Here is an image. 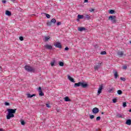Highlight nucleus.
Listing matches in <instances>:
<instances>
[{"instance_id":"f257e3e1","label":"nucleus","mask_w":131,"mask_h":131,"mask_svg":"<svg viewBox=\"0 0 131 131\" xmlns=\"http://www.w3.org/2000/svg\"><path fill=\"white\" fill-rule=\"evenodd\" d=\"M7 111L8 112V115L6 116L7 119H11L13 117H15L14 114L16 113L17 109L8 108Z\"/></svg>"},{"instance_id":"f03ea898","label":"nucleus","mask_w":131,"mask_h":131,"mask_svg":"<svg viewBox=\"0 0 131 131\" xmlns=\"http://www.w3.org/2000/svg\"><path fill=\"white\" fill-rule=\"evenodd\" d=\"M108 20L109 21H111V22L113 23V24H115V23H116L117 22L116 16H110L108 17Z\"/></svg>"},{"instance_id":"7ed1b4c3","label":"nucleus","mask_w":131,"mask_h":131,"mask_svg":"<svg viewBox=\"0 0 131 131\" xmlns=\"http://www.w3.org/2000/svg\"><path fill=\"white\" fill-rule=\"evenodd\" d=\"M25 69L28 71V72H34L35 71L34 69L29 66H25Z\"/></svg>"},{"instance_id":"20e7f679","label":"nucleus","mask_w":131,"mask_h":131,"mask_svg":"<svg viewBox=\"0 0 131 131\" xmlns=\"http://www.w3.org/2000/svg\"><path fill=\"white\" fill-rule=\"evenodd\" d=\"M103 84L99 85V88L98 89V92H97V96H99L100 94L102 93V90H103Z\"/></svg>"},{"instance_id":"39448f33","label":"nucleus","mask_w":131,"mask_h":131,"mask_svg":"<svg viewBox=\"0 0 131 131\" xmlns=\"http://www.w3.org/2000/svg\"><path fill=\"white\" fill-rule=\"evenodd\" d=\"M102 65L101 63H98L96 66H94V70H98L99 69H100V67H101Z\"/></svg>"},{"instance_id":"423d86ee","label":"nucleus","mask_w":131,"mask_h":131,"mask_svg":"<svg viewBox=\"0 0 131 131\" xmlns=\"http://www.w3.org/2000/svg\"><path fill=\"white\" fill-rule=\"evenodd\" d=\"M81 86H82L83 89H85L88 88V86H89V84L85 83V82H81Z\"/></svg>"},{"instance_id":"0eeeda50","label":"nucleus","mask_w":131,"mask_h":131,"mask_svg":"<svg viewBox=\"0 0 131 131\" xmlns=\"http://www.w3.org/2000/svg\"><path fill=\"white\" fill-rule=\"evenodd\" d=\"M55 47L56 48H58L59 49H62V45H61V43L59 42H56L55 44H54Z\"/></svg>"},{"instance_id":"6e6552de","label":"nucleus","mask_w":131,"mask_h":131,"mask_svg":"<svg viewBox=\"0 0 131 131\" xmlns=\"http://www.w3.org/2000/svg\"><path fill=\"white\" fill-rule=\"evenodd\" d=\"M92 112L94 114H97V113H99V108L98 107H94L92 110Z\"/></svg>"},{"instance_id":"1a4fd4ad","label":"nucleus","mask_w":131,"mask_h":131,"mask_svg":"<svg viewBox=\"0 0 131 131\" xmlns=\"http://www.w3.org/2000/svg\"><path fill=\"white\" fill-rule=\"evenodd\" d=\"M44 47L45 48V49H47V50H52V49H53V47L49 44L45 45Z\"/></svg>"},{"instance_id":"9d476101","label":"nucleus","mask_w":131,"mask_h":131,"mask_svg":"<svg viewBox=\"0 0 131 131\" xmlns=\"http://www.w3.org/2000/svg\"><path fill=\"white\" fill-rule=\"evenodd\" d=\"M68 79L69 80L71 81V82H75V81H74V79H73L71 76H70L69 75H68Z\"/></svg>"},{"instance_id":"9b49d317","label":"nucleus","mask_w":131,"mask_h":131,"mask_svg":"<svg viewBox=\"0 0 131 131\" xmlns=\"http://www.w3.org/2000/svg\"><path fill=\"white\" fill-rule=\"evenodd\" d=\"M84 30H85V28L84 27H78V31H80V32L84 31Z\"/></svg>"},{"instance_id":"f8f14e48","label":"nucleus","mask_w":131,"mask_h":131,"mask_svg":"<svg viewBox=\"0 0 131 131\" xmlns=\"http://www.w3.org/2000/svg\"><path fill=\"white\" fill-rule=\"evenodd\" d=\"M52 67H53V66H56V60L55 59H53V60L50 63Z\"/></svg>"},{"instance_id":"ddd939ff","label":"nucleus","mask_w":131,"mask_h":131,"mask_svg":"<svg viewBox=\"0 0 131 131\" xmlns=\"http://www.w3.org/2000/svg\"><path fill=\"white\" fill-rule=\"evenodd\" d=\"M79 86H81V82H79L78 83H75L74 84V87L75 88H77Z\"/></svg>"},{"instance_id":"4468645a","label":"nucleus","mask_w":131,"mask_h":131,"mask_svg":"<svg viewBox=\"0 0 131 131\" xmlns=\"http://www.w3.org/2000/svg\"><path fill=\"white\" fill-rule=\"evenodd\" d=\"M6 15H7V16H11L12 15V13L9 11V10H7L5 12Z\"/></svg>"},{"instance_id":"2eb2a0df","label":"nucleus","mask_w":131,"mask_h":131,"mask_svg":"<svg viewBox=\"0 0 131 131\" xmlns=\"http://www.w3.org/2000/svg\"><path fill=\"white\" fill-rule=\"evenodd\" d=\"M117 55L119 56V57H122L123 56V52L119 51L117 53Z\"/></svg>"},{"instance_id":"dca6fc26","label":"nucleus","mask_w":131,"mask_h":131,"mask_svg":"<svg viewBox=\"0 0 131 131\" xmlns=\"http://www.w3.org/2000/svg\"><path fill=\"white\" fill-rule=\"evenodd\" d=\"M27 97L28 98H32L33 97H35L36 95L35 94H27Z\"/></svg>"},{"instance_id":"f3484780","label":"nucleus","mask_w":131,"mask_h":131,"mask_svg":"<svg viewBox=\"0 0 131 131\" xmlns=\"http://www.w3.org/2000/svg\"><path fill=\"white\" fill-rule=\"evenodd\" d=\"M50 37L49 36H45L44 37V39H43V40L44 41H48L49 40V39H50Z\"/></svg>"},{"instance_id":"a211bd4d","label":"nucleus","mask_w":131,"mask_h":131,"mask_svg":"<svg viewBox=\"0 0 131 131\" xmlns=\"http://www.w3.org/2000/svg\"><path fill=\"white\" fill-rule=\"evenodd\" d=\"M126 124H127V125H130L131 124V120L128 119L126 121Z\"/></svg>"},{"instance_id":"6ab92c4d","label":"nucleus","mask_w":131,"mask_h":131,"mask_svg":"<svg viewBox=\"0 0 131 131\" xmlns=\"http://www.w3.org/2000/svg\"><path fill=\"white\" fill-rule=\"evenodd\" d=\"M64 101L66 102H70V101H71V100H70V99H69V97L68 96H67L64 98Z\"/></svg>"},{"instance_id":"aec40b11","label":"nucleus","mask_w":131,"mask_h":131,"mask_svg":"<svg viewBox=\"0 0 131 131\" xmlns=\"http://www.w3.org/2000/svg\"><path fill=\"white\" fill-rule=\"evenodd\" d=\"M114 74L115 78H117V77H118V73H117V71L114 72Z\"/></svg>"},{"instance_id":"412c9836","label":"nucleus","mask_w":131,"mask_h":131,"mask_svg":"<svg viewBox=\"0 0 131 131\" xmlns=\"http://www.w3.org/2000/svg\"><path fill=\"white\" fill-rule=\"evenodd\" d=\"M114 92V88H112L111 89L108 90V93H113Z\"/></svg>"},{"instance_id":"4be33fe9","label":"nucleus","mask_w":131,"mask_h":131,"mask_svg":"<svg viewBox=\"0 0 131 131\" xmlns=\"http://www.w3.org/2000/svg\"><path fill=\"white\" fill-rule=\"evenodd\" d=\"M116 117L117 118H122V115H121V114H117L116 115Z\"/></svg>"},{"instance_id":"5701e85b","label":"nucleus","mask_w":131,"mask_h":131,"mask_svg":"<svg viewBox=\"0 0 131 131\" xmlns=\"http://www.w3.org/2000/svg\"><path fill=\"white\" fill-rule=\"evenodd\" d=\"M85 19H87V20H90L91 16H90V15L89 14H86L85 15Z\"/></svg>"},{"instance_id":"b1692460","label":"nucleus","mask_w":131,"mask_h":131,"mask_svg":"<svg viewBox=\"0 0 131 131\" xmlns=\"http://www.w3.org/2000/svg\"><path fill=\"white\" fill-rule=\"evenodd\" d=\"M39 96H40L41 97L42 96H45V94H43V93H42V91H39Z\"/></svg>"},{"instance_id":"393cba45","label":"nucleus","mask_w":131,"mask_h":131,"mask_svg":"<svg viewBox=\"0 0 131 131\" xmlns=\"http://www.w3.org/2000/svg\"><path fill=\"white\" fill-rule=\"evenodd\" d=\"M109 14H114V13H115V10H110L108 11Z\"/></svg>"},{"instance_id":"a878e982","label":"nucleus","mask_w":131,"mask_h":131,"mask_svg":"<svg viewBox=\"0 0 131 131\" xmlns=\"http://www.w3.org/2000/svg\"><path fill=\"white\" fill-rule=\"evenodd\" d=\"M43 14L46 15L47 18H48V19H50V18H51V15L50 14H47V13H43Z\"/></svg>"},{"instance_id":"bb28decb","label":"nucleus","mask_w":131,"mask_h":131,"mask_svg":"<svg viewBox=\"0 0 131 131\" xmlns=\"http://www.w3.org/2000/svg\"><path fill=\"white\" fill-rule=\"evenodd\" d=\"M51 21V23H53V24H55V23L57 22V20H56V19L55 18H52Z\"/></svg>"},{"instance_id":"cd10ccee","label":"nucleus","mask_w":131,"mask_h":131,"mask_svg":"<svg viewBox=\"0 0 131 131\" xmlns=\"http://www.w3.org/2000/svg\"><path fill=\"white\" fill-rule=\"evenodd\" d=\"M59 66H61V67H63V66H64V62H63L62 61H60L59 62Z\"/></svg>"},{"instance_id":"c85d7f7f","label":"nucleus","mask_w":131,"mask_h":131,"mask_svg":"<svg viewBox=\"0 0 131 131\" xmlns=\"http://www.w3.org/2000/svg\"><path fill=\"white\" fill-rule=\"evenodd\" d=\"M117 94L118 95H122V91L121 90H118Z\"/></svg>"},{"instance_id":"c756f323","label":"nucleus","mask_w":131,"mask_h":131,"mask_svg":"<svg viewBox=\"0 0 131 131\" xmlns=\"http://www.w3.org/2000/svg\"><path fill=\"white\" fill-rule=\"evenodd\" d=\"M21 125H25V121L23 120H20Z\"/></svg>"},{"instance_id":"7c9ffc66","label":"nucleus","mask_w":131,"mask_h":131,"mask_svg":"<svg viewBox=\"0 0 131 131\" xmlns=\"http://www.w3.org/2000/svg\"><path fill=\"white\" fill-rule=\"evenodd\" d=\"M78 19H83V15H78Z\"/></svg>"},{"instance_id":"2f4dec72","label":"nucleus","mask_w":131,"mask_h":131,"mask_svg":"<svg viewBox=\"0 0 131 131\" xmlns=\"http://www.w3.org/2000/svg\"><path fill=\"white\" fill-rule=\"evenodd\" d=\"M48 26H52V21H48L47 23Z\"/></svg>"},{"instance_id":"473e14b6","label":"nucleus","mask_w":131,"mask_h":131,"mask_svg":"<svg viewBox=\"0 0 131 131\" xmlns=\"http://www.w3.org/2000/svg\"><path fill=\"white\" fill-rule=\"evenodd\" d=\"M101 55H106L107 54V52H106V51H102L100 53Z\"/></svg>"},{"instance_id":"72a5a7b5","label":"nucleus","mask_w":131,"mask_h":131,"mask_svg":"<svg viewBox=\"0 0 131 131\" xmlns=\"http://www.w3.org/2000/svg\"><path fill=\"white\" fill-rule=\"evenodd\" d=\"M100 120H101V117H100V116L97 117L96 118V121H100Z\"/></svg>"},{"instance_id":"f704fd0d","label":"nucleus","mask_w":131,"mask_h":131,"mask_svg":"<svg viewBox=\"0 0 131 131\" xmlns=\"http://www.w3.org/2000/svg\"><path fill=\"white\" fill-rule=\"evenodd\" d=\"M123 69L124 70L127 69V66L126 65L123 66Z\"/></svg>"},{"instance_id":"c9c22d12","label":"nucleus","mask_w":131,"mask_h":131,"mask_svg":"<svg viewBox=\"0 0 131 131\" xmlns=\"http://www.w3.org/2000/svg\"><path fill=\"white\" fill-rule=\"evenodd\" d=\"M56 111L58 113H61V112H62V111H61V110L59 109V108H57L56 109Z\"/></svg>"},{"instance_id":"e433bc0d","label":"nucleus","mask_w":131,"mask_h":131,"mask_svg":"<svg viewBox=\"0 0 131 131\" xmlns=\"http://www.w3.org/2000/svg\"><path fill=\"white\" fill-rule=\"evenodd\" d=\"M19 40H21V41L24 40V38L23 37V36H20Z\"/></svg>"},{"instance_id":"4c0bfd02","label":"nucleus","mask_w":131,"mask_h":131,"mask_svg":"<svg viewBox=\"0 0 131 131\" xmlns=\"http://www.w3.org/2000/svg\"><path fill=\"white\" fill-rule=\"evenodd\" d=\"M123 107H126V102H124L123 103Z\"/></svg>"},{"instance_id":"58836bf2","label":"nucleus","mask_w":131,"mask_h":131,"mask_svg":"<svg viewBox=\"0 0 131 131\" xmlns=\"http://www.w3.org/2000/svg\"><path fill=\"white\" fill-rule=\"evenodd\" d=\"M90 118L91 119H93V118H95V116H94L93 115H90Z\"/></svg>"},{"instance_id":"ea45409f","label":"nucleus","mask_w":131,"mask_h":131,"mask_svg":"<svg viewBox=\"0 0 131 131\" xmlns=\"http://www.w3.org/2000/svg\"><path fill=\"white\" fill-rule=\"evenodd\" d=\"M5 105L6 106H10V103L9 102H5Z\"/></svg>"},{"instance_id":"a19ab883","label":"nucleus","mask_w":131,"mask_h":131,"mask_svg":"<svg viewBox=\"0 0 131 131\" xmlns=\"http://www.w3.org/2000/svg\"><path fill=\"white\" fill-rule=\"evenodd\" d=\"M121 80H123V81H125V78L123 77L120 78Z\"/></svg>"},{"instance_id":"79ce46f5","label":"nucleus","mask_w":131,"mask_h":131,"mask_svg":"<svg viewBox=\"0 0 131 131\" xmlns=\"http://www.w3.org/2000/svg\"><path fill=\"white\" fill-rule=\"evenodd\" d=\"M117 101V99H113V103H116Z\"/></svg>"},{"instance_id":"37998d69","label":"nucleus","mask_w":131,"mask_h":131,"mask_svg":"<svg viewBox=\"0 0 131 131\" xmlns=\"http://www.w3.org/2000/svg\"><path fill=\"white\" fill-rule=\"evenodd\" d=\"M46 107H47V108H51V106L48 103L46 104Z\"/></svg>"},{"instance_id":"c03bdc74","label":"nucleus","mask_w":131,"mask_h":131,"mask_svg":"<svg viewBox=\"0 0 131 131\" xmlns=\"http://www.w3.org/2000/svg\"><path fill=\"white\" fill-rule=\"evenodd\" d=\"M61 22H58V23H57V26H59V25H61Z\"/></svg>"},{"instance_id":"a18cd8bd","label":"nucleus","mask_w":131,"mask_h":131,"mask_svg":"<svg viewBox=\"0 0 131 131\" xmlns=\"http://www.w3.org/2000/svg\"><path fill=\"white\" fill-rule=\"evenodd\" d=\"M65 51H69V48L68 47H66V48L64 49Z\"/></svg>"},{"instance_id":"49530a36","label":"nucleus","mask_w":131,"mask_h":131,"mask_svg":"<svg viewBox=\"0 0 131 131\" xmlns=\"http://www.w3.org/2000/svg\"><path fill=\"white\" fill-rule=\"evenodd\" d=\"M2 3H3V4H6V3H7V1H6L5 0H2Z\"/></svg>"},{"instance_id":"de8ad7c7","label":"nucleus","mask_w":131,"mask_h":131,"mask_svg":"<svg viewBox=\"0 0 131 131\" xmlns=\"http://www.w3.org/2000/svg\"><path fill=\"white\" fill-rule=\"evenodd\" d=\"M94 11H95V9H90V12H94Z\"/></svg>"},{"instance_id":"09e8293b","label":"nucleus","mask_w":131,"mask_h":131,"mask_svg":"<svg viewBox=\"0 0 131 131\" xmlns=\"http://www.w3.org/2000/svg\"><path fill=\"white\" fill-rule=\"evenodd\" d=\"M40 91H41V87H39L38 88V91L40 92Z\"/></svg>"},{"instance_id":"8fccbe9b","label":"nucleus","mask_w":131,"mask_h":131,"mask_svg":"<svg viewBox=\"0 0 131 131\" xmlns=\"http://www.w3.org/2000/svg\"><path fill=\"white\" fill-rule=\"evenodd\" d=\"M89 0H84V3H88Z\"/></svg>"},{"instance_id":"3c124183","label":"nucleus","mask_w":131,"mask_h":131,"mask_svg":"<svg viewBox=\"0 0 131 131\" xmlns=\"http://www.w3.org/2000/svg\"><path fill=\"white\" fill-rule=\"evenodd\" d=\"M11 2H12L13 3H14V2H15V1H16V0H11Z\"/></svg>"},{"instance_id":"603ef678","label":"nucleus","mask_w":131,"mask_h":131,"mask_svg":"<svg viewBox=\"0 0 131 131\" xmlns=\"http://www.w3.org/2000/svg\"><path fill=\"white\" fill-rule=\"evenodd\" d=\"M0 131H4V129H3L2 128H0Z\"/></svg>"},{"instance_id":"864d4df0","label":"nucleus","mask_w":131,"mask_h":131,"mask_svg":"<svg viewBox=\"0 0 131 131\" xmlns=\"http://www.w3.org/2000/svg\"><path fill=\"white\" fill-rule=\"evenodd\" d=\"M129 112H131V109L129 110Z\"/></svg>"},{"instance_id":"5fc2aeb1","label":"nucleus","mask_w":131,"mask_h":131,"mask_svg":"<svg viewBox=\"0 0 131 131\" xmlns=\"http://www.w3.org/2000/svg\"><path fill=\"white\" fill-rule=\"evenodd\" d=\"M101 114H102V115L104 114V112H102Z\"/></svg>"},{"instance_id":"6e6d98bb","label":"nucleus","mask_w":131,"mask_h":131,"mask_svg":"<svg viewBox=\"0 0 131 131\" xmlns=\"http://www.w3.org/2000/svg\"><path fill=\"white\" fill-rule=\"evenodd\" d=\"M130 43H131V41H130Z\"/></svg>"},{"instance_id":"4d7b16f0","label":"nucleus","mask_w":131,"mask_h":131,"mask_svg":"<svg viewBox=\"0 0 131 131\" xmlns=\"http://www.w3.org/2000/svg\"><path fill=\"white\" fill-rule=\"evenodd\" d=\"M0 68H2V67H0Z\"/></svg>"},{"instance_id":"13d9d810","label":"nucleus","mask_w":131,"mask_h":131,"mask_svg":"<svg viewBox=\"0 0 131 131\" xmlns=\"http://www.w3.org/2000/svg\"><path fill=\"white\" fill-rule=\"evenodd\" d=\"M59 1H62V0H59Z\"/></svg>"}]
</instances>
